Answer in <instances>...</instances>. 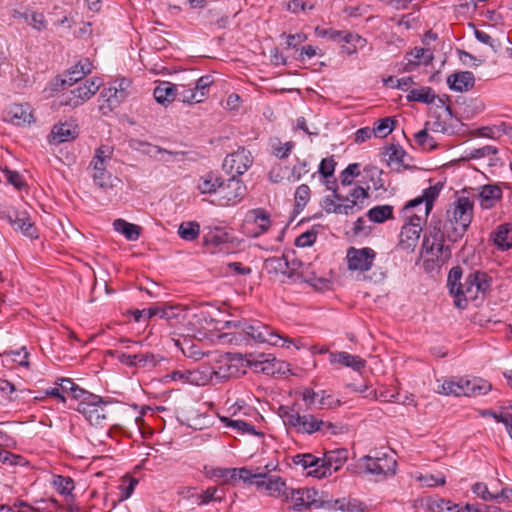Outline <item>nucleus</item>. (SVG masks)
I'll use <instances>...</instances> for the list:
<instances>
[{"instance_id":"obj_27","label":"nucleus","mask_w":512,"mask_h":512,"mask_svg":"<svg viewBox=\"0 0 512 512\" xmlns=\"http://www.w3.org/2000/svg\"><path fill=\"white\" fill-rule=\"evenodd\" d=\"M153 96L157 103L167 106L177 97V85L169 81H162L155 87Z\"/></svg>"},{"instance_id":"obj_20","label":"nucleus","mask_w":512,"mask_h":512,"mask_svg":"<svg viewBox=\"0 0 512 512\" xmlns=\"http://www.w3.org/2000/svg\"><path fill=\"white\" fill-rule=\"evenodd\" d=\"M32 118L30 107L23 104L11 105L4 116L6 121L17 126L31 123Z\"/></svg>"},{"instance_id":"obj_13","label":"nucleus","mask_w":512,"mask_h":512,"mask_svg":"<svg viewBox=\"0 0 512 512\" xmlns=\"http://www.w3.org/2000/svg\"><path fill=\"white\" fill-rule=\"evenodd\" d=\"M286 500L293 503V508L296 511H303L312 507H320V500L318 499V491L314 488H289Z\"/></svg>"},{"instance_id":"obj_59","label":"nucleus","mask_w":512,"mask_h":512,"mask_svg":"<svg viewBox=\"0 0 512 512\" xmlns=\"http://www.w3.org/2000/svg\"><path fill=\"white\" fill-rule=\"evenodd\" d=\"M336 214L350 215L360 211L357 204L351 201L350 197H346L344 203H338L337 207L333 208Z\"/></svg>"},{"instance_id":"obj_30","label":"nucleus","mask_w":512,"mask_h":512,"mask_svg":"<svg viewBox=\"0 0 512 512\" xmlns=\"http://www.w3.org/2000/svg\"><path fill=\"white\" fill-rule=\"evenodd\" d=\"M498 155V149L492 145H486L480 148L471 149L467 152L466 158L470 159H481L488 158V165L490 167H495L500 165V158Z\"/></svg>"},{"instance_id":"obj_51","label":"nucleus","mask_w":512,"mask_h":512,"mask_svg":"<svg viewBox=\"0 0 512 512\" xmlns=\"http://www.w3.org/2000/svg\"><path fill=\"white\" fill-rule=\"evenodd\" d=\"M394 121L387 117L379 120L376 123V126L372 129L374 131V135L378 137H386L393 131Z\"/></svg>"},{"instance_id":"obj_25","label":"nucleus","mask_w":512,"mask_h":512,"mask_svg":"<svg viewBox=\"0 0 512 512\" xmlns=\"http://www.w3.org/2000/svg\"><path fill=\"white\" fill-rule=\"evenodd\" d=\"M77 135L78 131L75 125L60 123L53 126L49 142L53 144H60L75 139Z\"/></svg>"},{"instance_id":"obj_35","label":"nucleus","mask_w":512,"mask_h":512,"mask_svg":"<svg viewBox=\"0 0 512 512\" xmlns=\"http://www.w3.org/2000/svg\"><path fill=\"white\" fill-rule=\"evenodd\" d=\"M187 309L181 305L163 304L161 318L167 320L170 325L180 323L186 318Z\"/></svg>"},{"instance_id":"obj_8","label":"nucleus","mask_w":512,"mask_h":512,"mask_svg":"<svg viewBox=\"0 0 512 512\" xmlns=\"http://www.w3.org/2000/svg\"><path fill=\"white\" fill-rule=\"evenodd\" d=\"M92 69V62L88 58L81 59L78 63L71 67L67 73L56 76L50 82V89L57 92L61 89H64L66 86H74L82 79H84L86 75L90 74Z\"/></svg>"},{"instance_id":"obj_47","label":"nucleus","mask_w":512,"mask_h":512,"mask_svg":"<svg viewBox=\"0 0 512 512\" xmlns=\"http://www.w3.org/2000/svg\"><path fill=\"white\" fill-rule=\"evenodd\" d=\"M462 278V269L459 266L453 267L448 274L447 285L450 289V293L454 296L455 293H459L460 282Z\"/></svg>"},{"instance_id":"obj_36","label":"nucleus","mask_w":512,"mask_h":512,"mask_svg":"<svg viewBox=\"0 0 512 512\" xmlns=\"http://www.w3.org/2000/svg\"><path fill=\"white\" fill-rule=\"evenodd\" d=\"M113 228L115 231L123 234L129 241H136L140 237L141 227L124 219L114 220Z\"/></svg>"},{"instance_id":"obj_26","label":"nucleus","mask_w":512,"mask_h":512,"mask_svg":"<svg viewBox=\"0 0 512 512\" xmlns=\"http://www.w3.org/2000/svg\"><path fill=\"white\" fill-rule=\"evenodd\" d=\"M329 360L331 364L350 367L355 371H360L366 364V361L360 356L352 355L348 352H332L329 355Z\"/></svg>"},{"instance_id":"obj_44","label":"nucleus","mask_w":512,"mask_h":512,"mask_svg":"<svg viewBox=\"0 0 512 512\" xmlns=\"http://www.w3.org/2000/svg\"><path fill=\"white\" fill-rule=\"evenodd\" d=\"M424 239H428L432 245H439V242H445L447 239L446 225L444 226V231H442L440 222L431 223L424 235Z\"/></svg>"},{"instance_id":"obj_60","label":"nucleus","mask_w":512,"mask_h":512,"mask_svg":"<svg viewBox=\"0 0 512 512\" xmlns=\"http://www.w3.org/2000/svg\"><path fill=\"white\" fill-rule=\"evenodd\" d=\"M386 155L388 156V160L390 163L394 162L397 164L403 163V158L406 155V152L403 150L401 146L391 145L386 150Z\"/></svg>"},{"instance_id":"obj_31","label":"nucleus","mask_w":512,"mask_h":512,"mask_svg":"<svg viewBox=\"0 0 512 512\" xmlns=\"http://www.w3.org/2000/svg\"><path fill=\"white\" fill-rule=\"evenodd\" d=\"M422 250L426 255H431L432 260L441 263L446 262L451 256L450 248L445 245V242H439V245H432L428 239H423Z\"/></svg>"},{"instance_id":"obj_29","label":"nucleus","mask_w":512,"mask_h":512,"mask_svg":"<svg viewBox=\"0 0 512 512\" xmlns=\"http://www.w3.org/2000/svg\"><path fill=\"white\" fill-rule=\"evenodd\" d=\"M491 239L498 249L505 251L512 247V225L501 224L491 233Z\"/></svg>"},{"instance_id":"obj_41","label":"nucleus","mask_w":512,"mask_h":512,"mask_svg":"<svg viewBox=\"0 0 512 512\" xmlns=\"http://www.w3.org/2000/svg\"><path fill=\"white\" fill-rule=\"evenodd\" d=\"M427 508L430 512H460L458 505L443 498H429Z\"/></svg>"},{"instance_id":"obj_64","label":"nucleus","mask_w":512,"mask_h":512,"mask_svg":"<svg viewBox=\"0 0 512 512\" xmlns=\"http://www.w3.org/2000/svg\"><path fill=\"white\" fill-rule=\"evenodd\" d=\"M309 172L308 162L306 160H299L297 164L293 166L291 170L290 178L292 181H298L302 176L306 175Z\"/></svg>"},{"instance_id":"obj_48","label":"nucleus","mask_w":512,"mask_h":512,"mask_svg":"<svg viewBox=\"0 0 512 512\" xmlns=\"http://www.w3.org/2000/svg\"><path fill=\"white\" fill-rule=\"evenodd\" d=\"M277 262V269L281 270L284 274H286L285 269H289L290 271L287 273L289 278H292L298 270H300L303 267V263L299 260H293L291 263L288 261L287 258L283 257L276 260Z\"/></svg>"},{"instance_id":"obj_4","label":"nucleus","mask_w":512,"mask_h":512,"mask_svg":"<svg viewBox=\"0 0 512 512\" xmlns=\"http://www.w3.org/2000/svg\"><path fill=\"white\" fill-rule=\"evenodd\" d=\"M397 462L392 454L376 453L375 456L365 455L358 459L353 472L371 474L384 479L396 473Z\"/></svg>"},{"instance_id":"obj_42","label":"nucleus","mask_w":512,"mask_h":512,"mask_svg":"<svg viewBox=\"0 0 512 512\" xmlns=\"http://www.w3.org/2000/svg\"><path fill=\"white\" fill-rule=\"evenodd\" d=\"M393 207L390 205H379L371 208L367 212L369 220L375 223H382L392 218Z\"/></svg>"},{"instance_id":"obj_49","label":"nucleus","mask_w":512,"mask_h":512,"mask_svg":"<svg viewBox=\"0 0 512 512\" xmlns=\"http://www.w3.org/2000/svg\"><path fill=\"white\" fill-rule=\"evenodd\" d=\"M295 207L297 209H303L310 200V188L306 184H302L297 187L295 191Z\"/></svg>"},{"instance_id":"obj_40","label":"nucleus","mask_w":512,"mask_h":512,"mask_svg":"<svg viewBox=\"0 0 512 512\" xmlns=\"http://www.w3.org/2000/svg\"><path fill=\"white\" fill-rule=\"evenodd\" d=\"M406 98L409 102L416 101L431 104L434 102L436 95L431 87H420L410 90Z\"/></svg>"},{"instance_id":"obj_3","label":"nucleus","mask_w":512,"mask_h":512,"mask_svg":"<svg viewBox=\"0 0 512 512\" xmlns=\"http://www.w3.org/2000/svg\"><path fill=\"white\" fill-rule=\"evenodd\" d=\"M492 385L485 379L474 377L471 379L459 378L444 381L438 387V393L445 396H467L476 397L486 395L491 391Z\"/></svg>"},{"instance_id":"obj_15","label":"nucleus","mask_w":512,"mask_h":512,"mask_svg":"<svg viewBox=\"0 0 512 512\" xmlns=\"http://www.w3.org/2000/svg\"><path fill=\"white\" fill-rule=\"evenodd\" d=\"M349 452L345 448H339L330 450L324 453V457L321 458V468L314 470L315 473L325 478L330 476L332 472L338 471L347 462Z\"/></svg>"},{"instance_id":"obj_33","label":"nucleus","mask_w":512,"mask_h":512,"mask_svg":"<svg viewBox=\"0 0 512 512\" xmlns=\"http://www.w3.org/2000/svg\"><path fill=\"white\" fill-rule=\"evenodd\" d=\"M222 177L215 172H208L199 179L198 189L202 194H218L220 185L222 184Z\"/></svg>"},{"instance_id":"obj_17","label":"nucleus","mask_w":512,"mask_h":512,"mask_svg":"<svg viewBox=\"0 0 512 512\" xmlns=\"http://www.w3.org/2000/svg\"><path fill=\"white\" fill-rule=\"evenodd\" d=\"M7 220L15 230H19L26 237L32 239L38 237L37 228L26 211L15 210L7 215Z\"/></svg>"},{"instance_id":"obj_7","label":"nucleus","mask_w":512,"mask_h":512,"mask_svg":"<svg viewBox=\"0 0 512 512\" xmlns=\"http://www.w3.org/2000/svg\"><path fill=\"white\" fill-rule=\"evenodd\" d=\"M102 85L98 77H93L78 84L75 88L60 96V105L79 107L93 97Z\"/></svg>"},{"instance_id":"obj_38","label":"nucleus","mask_w":512,"mask_h":512,"mask_svg":"<svg viewBox=\"0 0 512 512\" xmlns=\"http://www.w3.org/2000/svg\"><path fill=\"white\" fill-rule=\"evenodd\" d=\"M265 491L270 496L284 497L286 499L289 488L281 477L270 476L267 478Z\"/></svg>"},{"instance_id":"obj_46","label":"nucleus","mask_w":512,"mask_h":512,"mask_svg":"<svg viewBox=\"0 0 512 512\" xmlns=\"http://www.w3.org/2000/svg\"><path fill=\"white\" fill-rule=\"evenodd\" d=\"M428 127L418 131L415 134L416 143L424 150H433L437 147V143L433 137L428 134Z\"/></svg>"},{"instance_id":"obj_32","label":"nucleus","mask_w":512,"mask_h":512,"mask_svg":"<svg viewBox=\"0 0 512 512\" xmlns=\"http://www.w3.org/2000/svg\"><path fill=\"white\" fill-rule=\"evenodd\" d=\"M422 227L414 224H404L400 232V245L404 249H413L420 238Z\"/></svg>"},{"instance_id":"obj_56","label":"nucleus","mask_w":512,"mask_h":512,"mask_svg":"<svg viewBox=\"0 0 512 512\" xmlns=\"http://www.w3.org/2000/svg\"><path fill=\"white\" fill-rule=\"evenodd\" d=\"M60 389L62 391H70L73 394L74 398H82L87 392L81 388H79L71 379L63 378L59 383Z\"/></svg>"},{"instance_id":"obj_34","label":"nucleus","mask_w":512,"mask_h":512,"mask_svg":"<svg viewBox=\"0 0 512 512\" xmlns=\"http://www.w3.org/2000/svg\"><path fill=\"white\" fill-rule=\"evenodd\" d=\"M175 343V346H177L183 353L184 356L194 359V360H200L204 356L207 357V354L202 352L197 344L194 343V341L190 338H183L173 340Z\"/></svg>"},{"instance_id":"obj_58","label":"nucleus","mask_w":512,"mask_h":512,"mask_svg":"<svg viewBox=\"0 0 512 512\" xmlns=\"http://www.w3.org/2000/svg\"><path fill=\"white\" fill-rule=\"evenodd\" d=\"M351 201H355L357 204V208L362 210L364 207L365 201L368 199L369 194L367 189H364L360 186L355 187L349 194Z\"/></svg>"},{"instance_id":"obj_23","label":"nucleus","mask_w":512,"mask_h":512,"mask_svg":"<svg viewBox=\"0 0 512 512\" xmlns=\"http://www.w3.org/2000/svg\"><path fill=\"white\" fill-rule=\"evenodd\" d=\"M255 367L258 371L266 375H275L284 373L285 362L277 360L274 356L260 354L255 361Z\"/></svg>"},{"instance_id":"obj_21","label":"nucleus","mask_w":512,"mask_h":512,"mask_svg":"<svg viewBox=\"0 0 512 512\" xmlns=\"http://www.w3.org/2000/svg\"><path fill=\"white\" fill-rule=\"evenodd\" d=\"M100 98L103 99V103L99 108L103 114H106L117 108L126 99V96L122 92H118L117 88L109 85L101 91Z\"/></svg>"},{"instance_id":"obj_2","label":"nucleus","mask_w":512,"mask_h":512,"mask_svg":"<svg viewBox=\"0 0 512 512\" xmlns=\"http://www.w3.org/2000/svg\"><path fill=\"white\" fill-rule=\"evenodd\" d=\"M280 416L285 426L294 428L298 433L313 434L326 431L336 433V426L333 423L324 422L311 414L301 415L294 407H280Z\"/></svg>"},{"instance_id":"obj_9","label":"nucleus","mask_w":512,"mask_h":512,"mask_svg":"<svg viewBox=\"0 0 512 512\" xmlns=\"http://www.w3.org/2000/svg\"><path fill=\"white\" fill-rule=\"evenodd\" d=\"M207 358H210L215 384L237 377L240 373L239 367L237 364L233 363V360L228 353H207Z\"/></svg>"},{"instance_id":"obj_28","label":"nucleus","mask_w":512,"mask_h":512,"mask_svg":"<svg viewBox=\"0 0 512 512\" xmlns=\"http://www.w3.org/2000/svg\"><path fill=\"white\" fill-rule=\"evenodd\" d=\"M191 385L205 386L214 383L212 366L210 364V358L207 363L200 364L197 368L191 369Z\"/></svg>"},{"instance_id":"obj_55","label":"nucleus","mask_w":512,"mask_h":512,"mask_svg":"<svg viewBox=\"0 0 512 512\" xmlns=\"http://www.w3.org/2000/svg\"><path fill=\"white\" fill-rule=\"evenodd\" d=\"M440 190L441 187H438L437 185L424 189L422 197L425 203V214H428L432 209L433 202L438 197Z\"/></svg>"},{"instance_id":"obj_19","label":"nucleus","mask_w":512,"mask_h":512,"mask_svg":"<svg viewBox=\"0 0 512 512\" xmlns=\"http://www.w3.org/2000/svg\"><path fill=\"white\" fill-rule=\"evenodd\" d=\"M502 194L499 185L487 184L478 188L477 198L483 209H491L501 200Z\"/></svg>"},{"instance_id":"obj_1","label":"nucleus","mask_w":512,"mask_h":512,"mask_svg":"<svg viewBox=\"0 0 512 512\" xmlns=\"http://www.w3.org/2000/svg\"><path fill=\"white\" fill-rule=\"evenodd\" d=\"M473 208L474 202L468 197H459L453 203L451 210L447 211V240L457 242L464 236L473 219Z\"/></svg>"},{"instance_id":"obj_10","label":"nucleus","mask_w":512,"mask_h":512,"mask_svg":"<svg viewBox=\"0 0 512 512\" xmlns=\"http://www.w3.org/2000/svg\"><path fill=\"white\" fill-rule=\"evenodd\" d=\"M246 186L242 180L231 176L223 180L218 190L217 199L220 206H231L239 203L245 196Z\"/></svg>"},{"instance_id":"obj_6","label":"nucleus","mask_w":512,"mask_h":512,"mask_svg":"<svg viewBox=\"0 0 512 512\" xmlns=\"http://www.w3.org/2000/svg\"><path fill=\"white\" fill-rule=\"evenodd\" d=\"M488 286L485 273L479 271L469 273L465 282L460 285L459 293L454 294L455 305L461 309L466 308L467 302L476 299L478 293L484 292Z\"/></svg>"},{"instance_id":"obj_22","label":"nucleus","mask_w":512,"mask_h":512,"mask_svg":"<svg viewBox=\"0 0 512 512\" xmlns=\"http://www.w3.org/2000/svg\"><path fill=\"white\" fill-rule=\"evenodd\" d=\"M292 462L306 471L307 476H313L321 479V476L314 472V470H319L321 468V458L316 457L311 453L296 454L292 457Z\"/></svg>"},{"instance_id":"obj_14","label":"nucleus","mask_w":512,"mask_h":512,"mask_svg":"<svg viewBox=\"0 0 512 512\" xmlns=\"http://www.w3.org/2000/svg\"><path fill=\"white\" fill-rule=\"evenodd\" d=\"M253 158L251 153L245 148H239L237 151L227 155L223 161V169L231 176L244 174L252 165Z\"/></svg>"},{"instance_id":"obj_11","label":"nucleus","mask_w":512,"mask_h":512,"mask_svg":"<svg viewBox=\"0 0 512 512\" xmlns=\"http://www.w3.org/2000/svg\"><path fill=\"white\" fill-rule=\"evenodd\" d=\"M87 397L78 404L77 411L84 415V417L92 424L99 425L107 418L106 403L103 402L100 396L87 393Z\"/></svg>"},{"instance_id":"obj_5","label":"nucleus","mask_w":512,"mask_h":512,"mask_svg":"<svg viewBox=\"0 0 512 512\" xmlns=\"http://www.w3.org/2000/svg\"><path fill=\"white\" fill-rule=\"evenodd\" d=\"M243 337L245 340H253L256 343H267L273 346H287L294 343L292 339L277 334L268 325L258 320H249Z\"/></svg>"},{"instance_id":"obj_37","label":"nucleus","mask_w":512,"mask_h":512,"mask_svg":"<svg viewBox=\"0 0 512 512\" xmlns=\"http://www.w3.org/2000/svg\"><path fill=\"white\" fill-rule=\"evenodd\" d=\"M221 422L228 428L236 430L240 434H250L255 436H263V433L256 431L253 425L241 420V419H230L228 417H220Z\"/></svg>"},{"instance_id":"obj_61","label":"nucleus","mask_w":512,"mask_h":512,"mask_svg":"<svg viewBox=\"0 0 512 512\" xmlns=\"http://www.w3.org/2000/svg\"><path fill=\"white\" fill-rule=\"evenodd\" d=\"M473 492L485 501H497V493L489 491L488 487L484 483H476L472 487Z\"/></svg>"},{"instance_id":"obj_54","label":"nucleus","mask_w":512,"mask_h":512,"mask_svg":"<svg viewBox=\"0 0 512 512\" xmlns=\"http://www.w3.org/2000/svg\"><path fill=\"white\" fill-rule=\"evenodd\" d=\"M338 406H340V400L334 398L333 395L327 393L324 390L319 393V400L317 405L319 409H334Z\"/></svg>"},{"instance_id":"obj_39","label":"nucleus","mask_w":512,"mask_h":512,"mask_svg":"<svg viewBox=\"0 0 512 512\" xmlns=\"http://www.w3.org/2000/svg\"><path fill=\"white\" fill-rule=\"evenodd\" d=\"M179 101L187 104L200 103L203 101V92H196L193 85H177V97Z\"/></svg>"},{"instance_id":"obj_57","label":"nucleus","mask_w":512,"mask_h":512,"mask_svg":"<svg viewBox=\"0 0 512 512\" xmlns=\"http://www.w3.org/2000/svg\"><path fill=\"white\" fill-rule=\"evenodd\" d=\"M54 485L57 491L62 495H69L74 489V482L71 478L65 476H58L54 480Z\"/></svg>"},{"instance_id":"obj_63","label":"nucleus","mask_w":512,"mask_h":512,"mask_svg":"<svg viewBox=\"0 0 512 512\" xmlns=\"http://www.w3.org/2000/svg\"><path fill=\"white\" fill-rule=\"evenodd\" d=\"M419 480L424 486L427 487H436L444 485L446 482L445 476L442 474L432 475V474H426L421 477H419Z\"/></svg>"},{"instance_id":"obj_50","label":"nucleus","mask_w":512,"mask_h":512,"mask_svg":"<svg viewBox=\"0 0 512 512\" xmlns=\"http://www.w3.org/2000/svg\"><path fill=\"white\" fill-rule=\"evenodd\" d=\"M414 57V60H410L411 63L419 65V64H428L433 60V52L429 48H414L411 52Z\"/></svg>"},{"instance_id":"obj_43","label":"nucleus","mask_w":512,"mask_h":512,"mask_svg":"<svg viewBox=\"0 0 512 512\" xmlns=\"http://www.w3.org/2000/svg\"><path fill=\"white\" fill-rule=\"evenodd\" d=\"M200 234V225L195 221L183 222L179 225L178 235L185 241H194Z\"/></svg>"},{"instance_id":"obj_62","label":"nucleus","mask_w":512,"mask_h":512,"mask_svg":"<svg viewBox=\"0 0 512 512\" xmlns=\"http://www.w3.org/2000/svg\"><path fill=\"white\" fill-rule=\"evenodd\" d=\"M316 238L317 233L313 229H311L300 234L295 240V245L297 247H309L314 244Z\"/></svg>"},{"instance_id":"obj_45","label":"nucleus","mask_w":512,"mask_h":512,"mask_svg":"<svg viewBox=\"0 0 512 512\" xmlns=\"http://www.w3.org/2000/svg\"><path fill=\"white\" fill-rule=\"evenodd\" d=\"M271 154L279 159L287 158L292 149L294 148V142L288 141L282 143L279 139H273L270 142Z\"/></svg>"},{"instance_id":"obj_53","label":"nucleus","mask_w":512,"mask_h":512,"mask_svg":"<svg viewBox=\"0 0 512 512\" xmlns=\"http://www.w3.org/2000/svg\"><path fill=\"white\" fill-rule=\"evenodd\" d=\"M135 367L148 368L155 367L158 363L157 357L153 353H139L135 354Z\"/></svg>"},{"instance_id":"obj_18","label":"nucleus","mask_w":512,"mask_h":512,"mask_svg":"<svg viewBox=\"0 0 512 512\" xmlns=\"http://www.w3.org/2000/svg\"><path fill=\"white\" fill-rule=\"evenodd\" d=\"M90 167L93 171V181L101 189L107 191L116 186V182L119 181L118 178L113 177L106 171V163H104L102 160H92Z\"/></svg>"},{"instance_id":"obj_16","label":"nucleus","mask_w":512,"mask_h":512,"mask_svg":"<svg viewBox=\"0 0 512 512\" xmlns=\"http://www.w3.org/2000/svg\"><path fill=\"white\" fill-rule=\"evenodd\" d=\"M271 221L269 213L261 208L252 209L247 212L244 219V226L248 233L257 237L268 231Z\"/></svg>"},{"instance_id":"obj_12","label":"nucleus","mask_w":512,"mask_h":512,"mask_svg":"<svg viewBox=\"0 0 512 512\" xmlns=\"http://www.w3.org/2000/svg\"><path fill=\"white\" fill-rule=\"evenodd\" d=\"M376 258V252L369 247H349L346 253L348 269L351 271H369Z\"/></svg>"},{"instance_id":"obj_52","label":"nucleus","mask_w":512,"mask_h":512,"mask_svg":"<svg viewBox=\"0 0 512 512\" xmlns=\"http://www.w3.org/2000/svg\"><path fill=\"white\" fill-rule=\"evenodd\" d=\"M360 165L358 163L349 164L340 174L342 185H350L353 179L360 174Z\"/></svg>"},{"instance_id":"obj_24","label":"nucleus","mask_w":512,"mask_h":512,"mask_svg":"<svg viewBox=\"0 0 512 512\" xmlns=\"http://www.w3.org/2000/svg\"><path fill=\"white\" fill-rule=\"evenodd\" d=\"M449 88L457 92H465L475 84L474 74L470 71H462L451 74L447 78Z\"/></svg>"}]
</instances>
